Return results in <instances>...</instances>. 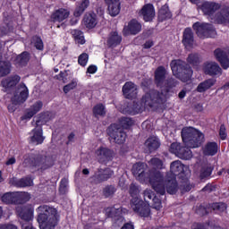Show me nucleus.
Returning <instances> with one entry per match:
<instances>
[{"instance_id": "nucleus-21", "label": "nucleus", "mask_w": 229, "mask_h": 229, "mask_svg": "<svg viewBox=\"0 0 229 229\" xmlns=\"http://www.w3.org/2000/svg\"><path fill=\"white\" fill-rule=\"evenodd\" d=\"M107 4V11L111 17H117L121 12V2L119 0H105Z\"/></svg>"}, {"instance_id": "nucleus-10", "label": "nucleus", "mask_w": 229, "mask_h": 229, "mask_svg": "<svg viewBox=\"0 0 229 229\" xmlns=\"http://www.w3.org/2000/svg\"><path fill=\"white\" fill-rule=\"evenodd\" d=\"M132 174L135 176V178L139 181V182H146L147 180H148V183H149V174H151V173H155L157 172V170H152L149 171L148 174H146L145 171H146V165L144 163H136L132 165Z\"/></svg>"}, {"instance_id": "nucleus-17", "label": "nucleus", "mask_w": 229, "mask_h": 229, "mask_svg": "<svg viewBox=\"0 0 229 229\" xmlns=\"http://www.w3.org/2000/svg\"><path fill=\"white\" fill-rule=\"evenodd\" d=\"M213 22L216 24H229V7L221 5V8L215 14Z\"/></svg>"}, {"instance_id": "nucleus-47", "label": "nucleus", "mask_w": 229, "mask_h": 229, "mask_svg": "<svg viewBox=\"0 0 229 229\" xmlns=\"http://www.w3.org/2000/svg\"><path fill=\"white\" fill-rule=\"evenodd\" d=\"M31 44L34 46V47H36V49H38L39 51L44 49V42H42V39L37 36L32 38Z\"/></svg>"}, {"instance_id": "nucleus-20", "label": "nucleus", "mask_w": 229, "mask_h": 229, "mask_svg": "<svg viewBox=\"0 0 229 229\" xmlns=\"http://www.w3.org/2000/svg\"><path fill=\"white\" fill-rule=\"evenodd\" d=\"M42 106H44L42 101H37L34 103L29 109H27L24 115L21 116V121H30L33 115H36V114H38V112L42 110Z\"/></svg>"}, {"instance_id": "nucleus-46", "label": "nucleus", "mask_w": 229, "mask_h": 229, "mask_svg": "<svg viewBox=\"0 0 229 229\" xmlns=\"http://www.w3.org/2000/svg\"><path fill=\"white\" fill-rule=\"evenodd\" d=\"M116 191H117V189H115V186L108 185L104 188L103 194H104L105 198H110L111 196L115 194Z\"/></svg>"}, {"instance_id": "nucleus-40", "label": "nucleus", "mask_w": 229, "mask_h": 229, "mask_svg": "<svg viewBox=\"0 0 229 229\" xmlns=\"http://www.w3.org/2000/svg\"><path fill=\"white\" fill-rule=\"evenodd\" d=\"M71 33L75 42H77V44H81V45L85 44V38L83 37V32L78 30H73L71 31Z\"/></svg>"}, {"instance_id": "nucleus-48", "label": "nucleus", "mask_w": 229, "mask_h": 229, "mask_svg": "<svg viewBox=\"0 0 229 229\" xmlns=\"http://www.w3.org/2000/svg\"><path fill=\"white\" fill-rule=\"evenodd\" d=\"M93 114L94 115H106V111L105 110V106L103 104H98L93 108Z\"/></svg>"}, {"instance_id": "nucleus-3", "label": "nucleus", "mask_w": 229, "mask_h": 229, "mask_svg": "<svg viewBox=\"0 0 229 229\" xmlns=\"http://www.w3.org/2000/svg\"><path fill=\"white\" fill-rule=\"evenodd\" d=\"M37 212L40 229H55L56 225H58L56 208L43 205L37 208Z\"/></svg>"}, {"instance_id": "nucleus-19", "label": "nucleus", "mask_w": 229, "mask_h": 229, "mask_svg": "<svg viewBox=\"0 0 229 229\" xmlns=\"http://www.w3.org/2000/svg\"><path fill=\"white\" fill-rule=\"evenodd\" d=\"M19 216L21 221V229H23L24 225H32L30 221L33 219V208L23 207L21 208Z\"/></svg>"}, {"instance_id": "nucleus-12", "label": "nucleus", "mask_w": 229, "mask_h": 229, "mask_svg": "<svg viewBox=\"0 0 229 229\" xmlns=\"http://www.w3.org/2000/svg\"><path fill=\"white\" fill-rule=\"evenodd\" d=\"M202 71L207 76H221L223 69L214 61H207L202 64Z\"/></svg>"}, {"instance_id": "nucleus-1", "label": "nucleus", "mask_w": 229, "mask_h": 229, "mask_svg": "<svg viewBox=\"0 0 229 229\" xmlns=\"http://www.w3.org/2000/svg\"><path fill=\"white\" fill-rule=\"evenodd\" d=\"M149 184L152 189L164 196L165 190L168 194H176L178 192V182L176 177L167 175L166 180L164 179V174L160 171L151 172L149 174Z\"/></svg>"}, {"instance_id": "nucleus-27", "label": "nucleus", "mask_w": 229, "mask_h": 229, "mask_svg": "<svg viewBox=\"0 0 229 229\" xmlns=\"http://www.w3.org/2000/svg\"><path fill=\"white\" fill-rule=\"evenodd\" d=\"M9 183L14 185V187H31V185H33V181L30 177L21 179L12 178L9 181Z\"/></svg>"}, {"instance_id": "nucleus-50", "label": "nucleus", "mask_w": 229, "mask_h": 229, "mask_svg": "<svg viewBox=\"0 0 229 229\" xmlns=\"http://www.w3.org/2000/svg\"><path fill=\"white\" fill-rule=\"evenodd\" d=\"M120 124L125 130H128V128H130V126H133V120H131V118L123 117L120 120Z\"/></svg>"}, {"instance_id": "nucleus-57", "label": "nucleus", "mask_w": 229, "mask_h": 229, "mask_svg": "<svg viewBox=\"0 0 229 229\" xmlns=\"http://www.w3.org/2000/svg\"><path fill=\"white\" fill-rule=\"evenodd\" d=\"M152 201L154 203L153 207L156 208V210H160L162 208V202L158 199V198H154Z\"/></svg>"}, {"instance_id": "nucleus-13", "label": "nucleus", "mask_w": 229, "mask_h": 229, "mask_svg": "<svg viewBox=\"0 0 229 229\" xmlns=\"http://www.w3.org/2000/svg\"><path fill=\"white\" fill-rule=\"evenodd\" d=\"M42 123L40 120L35 122V128L30 132V143L38 146L44 142V136L42 135Z\"/></svg>"}, {"instance_id": "nucleus-8", "label": "nucleus", "mask_w": 229, "mask_h": 229, "mask_svg": "<svg viewBox=\"0 0 229 229\" xmlns=\"http://www.w3.org/2000/svg\"><path fill=\"white\" fill-rule=\"evenodd\" d=\"M194 31L199 38H212L216 37V29L210 23L197 21L192 25Z\"/></svg>"}, {"instance_id": "nucleus-29", "label": "nucleus", "mask_w": 229, "mask_h": 229, "mask_svg": "<svg viewBox=\"0 0 229 229\" xmlns=\"http://www.w3.org/2000/svg\"><path fill=\"white\" fill-rule=\"evenodd\" d=\"M183 172V165L180 161H174L170 165V174L167 176H174L176 178L177 174Z\"/></svg>"}, {"instance_id": "nucleus-6", "label": "nucleus", "mask_w": 229, "mask_h": 229, "mask_svg": "<svg viewBox=\"0 0 229 229\" xmlns=\"http://www.w3.org/2000/svg\"><path fill=\"white\" fill-rule=\"evenodd\" d=\"M182 139L188 148H199L205 139V135L193 127H184L182 130Z\"/></svg>"}, {"instance_id": "nucleus-45", "label": "nucleus", "mask_w": 229, "mask_h": 229, "mask_svg": "<svg viewBox=\"0 0 229 229\" xmlns=\"http://www.w3.org/2000/svg\"><path fill=\"white\" fill-rule=\"evenodd\" d=\"M212 174V166L210 165H205L200 170V178H208Z\"/></svg>"}, {"instance_id": "nucleus-18", "label": "nucleus", "mask_w": 229, "mask_h": 229, "mask_svg": "<svg viewBox=\"0 0 229 229\" xmlns=\"http://www.w3.org/2000/svg\"><path fill=\"white\" fill-rule=\"evenodd\" d=\"M142 31V24L133 19L123 28V35H137Z\"/></svg>"}, {"instance_id": "nucleus-35", "label": "nucleus", "mask_w": 229, "mask_h": 229, "mask_svg": "<svg viewBox=\"0 0 229 229\" xmlns=\"http://www.w3.org/2000/svg\"><path fill=\"white\" fill-rule=\"evenodd\" d=\"M3 203L10 205L11 203H17L19 201V193L18 192H9L5 193L2 197Z\"/></svg>"}, {"instance_id": "nucleus-36", "label": "nucleus", "mask_w": 229, "mask_h": 229, "mask_svg": "<svg viewBox=\"0 0 229 229\" xmlns=\"http://www.w3.org/2000/svg\"><path fill=\"white\" fill-rule=\"evenodd\" d=\"M90 4V0H82L75 9L73 15L74 17H81L85 12L86 9L89 8Z\"/></svg>"}, {"instance_id": "nucleus-11", "label": "nucleus", "mask_w": 229, "mask_h": 229, "mask_svg": "<svg viewBox=\"0 0 229 229\" xmlns=\"http://www.w3.org/2000/svg\"><path fill=\"white\" fill-rule=\"evenodd\" d=\"M200 10L204 15L208 16L211 21H214L216 13L221 10V4L216 2H204L200 5Z\"/></svg>"}, {"instance_id": "nucleus-53", "label": "nucleus", "mask_w": 229, "mask_h": 229, "mask_svg": "<svg viewBox=\"0 0 229 229\" xmlns=\"http://www.w3.org/2000/svg\"><path fill=\"white\" fill-rule=\"evenodd\" d=\"M211 208H213V210H216L217 212H225V210H226V204L223 202L213 203L211 205Z\"/></svg>"}, {"instance_id": "nucleus-5", "label": "nucleus", "mask_w": 229, "mask_h": 229, "mask_svg": "<svg viewBox=\"0 0 229 229\" xmlns=\"http://www.w3.org/2000/svg\"><path fill=\"white\" fill-rule=\"evenodd\" d=\"M129 194L133 198L131 204L132 210L141 217H148L150 214L149 205L144 204V201L137 198V196L140 194V188L139 185L131 183L129 188Z\"/></svg>"}, {"instance_id": "nucleus-44", "label": "nucleus", "mask_w": 229, "mask_h": 229, "mask_svg": "<svg viewBox=\"0 0 229 229\" xmlns=\"http://www.w3.org/2000/svg\"><path fill=\"white\" fill-rule=\"evenodd\" d=\"M187 62L190 65H199V55L198 54H190L187 57Z\"/></svg>"}, {"instance_id": "nucleus-51", "label": "nucleus", "mask_w": 229, "mask_h": 229, "mask_svg": "<svg viewBox=\"0 0 229 229\" xmlns=\"http://www.w3.org/2000/svg\"><path fill=\"white\" fill-rule=\"evenodd\" d=\"M106 213L108 216V217H117V216L121 214V209L115 208H106Z\"/></svg>"}, {"instance_id": "nucleus-32", "label": "nucleus", "mask_w": 229, "mask_h": 229, "mask_svg": "<svg viewBox=\"0 0 229 229\" xmlns=\"http://www.w3.org/2000/svg\"><path fill=\"white\" fill-rule=\"evenodd\" d=\"M145 146L150 153L157 151L160 148V140L157 137H150L146 140Z\"/></svg>"}, {"instance_id": "nucleus-37", "label": "nucleus", "mask_w": 229, "mask_h": 229, "mask_svg": "<svg viewBox=\"0 0 229 229\" xmlns=\"http://www.w3.org/2000/svg\"><path fill=\"white\" fill-rule=\"evenodd\" d=\"M173 15L171 14V11H169V7L167 5H163L158 12V21L164 22V21H167V19H171Z\"/></svg>"}, {"instance_id": "nucleus-43", "label": "nucleus", "mask_w": 229, "mask_h": 229, "mask_svg": "<svg viewBox=\"0 0 229 229\" xmlns=\"http://www.w3.org/2000/svg\"><path fill=\"white\" fill-rule=\"evenodd\" d=\"M181 148H182V144L178 142H174L170 146L171 153H174V155H176V157H184L183 154L179 152Z\"/></svg>"}, {"instance_id": "nucleus-16", "label": "nucleus", "mask_w": 229, "mask_h": 229, "mask_svg": "<svg viewBox=\"0 0 229 229\" xmlns=\"http://www.w3.org/2000/svg\"><path fill=\"white\" fill-rule=\"evenodd\" d=\"M214 55L223 69L226 70L229 68V49L216 48L214 51Z\"/></svg>"}, {"instance_id": "nucleus-42", "label": "nucleus", "mask_w": 229, "mask_h": 229, "mask_svg": "<svg viewBox=\"0 0 229 229\" xmlns=\"http://www.w3.org/2000/svg\"><path fill=\"white\" fill-rule=\"evenodd\" d=\"M148 165H150L152 169H164V162H162L158 157L151 158L148 161Z\"/></svg>"}, {"instance_id": "nucleus-24", "label": "nucleus", "mask_w": 229, "mask_h": 229, "mask_svg": "<svg viewBox=\"0 0 229 229\" xmlns=\"http://www.w3.org/2000/svg\"><path fill=\"white\" fill-rule=\"evenodd\" d=\"M114 176V171L110 168L98 169V174H95V180L97 183H101V182H106L109 178Z\"/></svg>"}, {"instance_id": "nucleus-60", "label": "nucleus", "mask_w": 229, "mask_h": 229, "mask_svg": "<svg viewBox=\"0 0 229 229\" xmlns=\"http://www.w3.org/2000/svg\"><path fill=\"white\" fill-rule=\"evenodd\" d=\"M192 189V185L186 183L182 186H181V192L183 194V192H189Z\"/></svg>"}, {"instance_id": "nucleus-7", "label": "nucleus", "mask_w": 229, "mask_h": 229, "mask_svg": "<svg viewBox=\"0 0 229 229\" xmlns=\"http://www.w3.org/2000/svg\"><path fill=\"white\" fill-rule=\"evenodd\" d=\"M170 66L175 78H178V80H181V81H183L184 83H186V81H191L193 72L192 68H191L187 63L182 60H173Z\"/></svg>"}, {"instance_id": "nucleus-34", "label": "nucleus", "mask_w": 229, "mask_h": 229, "mask_svg": "<svg viewBox=\"0 0 229 229\" xmlns=\"http://www.w3.org/2000/svg\"><path fill=\"white\" fill-rule=\"evenodd\" d=\"M214 85H216V80L208 79L198 85L197 92H207V90H208V89H212Z\"/></svg>"}, {"instance_id": "nucleus-26", "label": "nucleus", "mask_w": 229, "mask_h": 229, "mask_svg": "<svg viewBox=\"0 0 229 229\" xmlns=\"http://www.w3.org/2000/svg\"><path fill=\"white\" fill-rule=\"evenodd\" d=\"M166 74L167 72L165 71V68H164L163 66L157 67V69L155 72V81L157 87H164V82L165 81Z\"/></svg>"}, {"instance_id": "nucleus-31", "label": "nucleus", "mask_w": 229, "mask_h": 229, "mask_svg": "<svg viewBox=\"0 0 229 229\" xmlns=\"http://www.w3.org/2000/svg\"><path fill=\"white\" fill-rule=\"evenodd\" d=\"M123 40V37L119 35L118 31H113L109 34V38L107 39V44L110 47H115V46H119Z\"/></svg>"}, {"instance_id": "nucleus-58", "label": "nucleus", "mask_w": 229, "mask_h": 229, "mask_svg": "<svg viewBox=\"0 0 229 229\" xmlns=\"http://www.w3.org/2000/svg\"><path fill=\"white\" fill-rule=\"evenodd\" d=\"M68 181L67 179H62L59 191L60 192H65V189H67Z\"/></svg>"}, {"instance_id": "nucleus-41", "label": "nucleus", "mask_w": 229, "mask_h": 229, "mask_svg": "<svg viewBox=\"0 0 229 229\" xmlns=\"http://www.w3.org/2000/svg\"><path fill=\"white\" fill-rule=\"evenodd\" d=\"M178 153H182L183 157H178V158H182V160H191L192 158V151H191V148L189 147H181V149Z\"/></svg>"}, {"instance_id": "nucleus-54", "label": "nucleus", "mask_w": 229, "mask_h": 229, "mask_svg": "<svg viewBox=\"0 0 229 229\" xmlns=\"http://www.w3.org/2000/svg\"><path fill=\"white\" fill-rule=\"evenodd\" d=\"M78 62L80 65H81L82 67H85V65H87V62H89V55L85 53L81 54L79 56Z\"/></svg>"}, {"instance_id": "nucleus-22", "label": "nucleus", "mask_w": 229, "mask_h": 229, "mask_svg": "<svg viewBox=\"0 0 229 229\" xmlns=\"http://www.w3.org/2000/svg\"><path fill=\"white\" fill-rule=\"evenodd\" d=\"M182 42L186 48L192 47V46H194V32H192V29L186 28L183 30Z\"/></svg>"}, {"instance_id": "nucleus-59", "label": "nucleus", "mask_w": 229, "mask_h": 229, "mask_svg": "<svg viewBox=\"0 0 229 229\" xmlns=\"http://www.w3.org/2000/svg\"><path fill=\"white\" fill-rule=\"evenodd\" d=\"M219 135L222 140H225V139H226V127H225V125L220 126Z\"/></svg>"}, {"instance_id": "nucleus-25", "label": "nucleus", "mask_w": 229, "mask_h": 229, "mask_svg": "<svg viewBox=\"0 0 229 229\" xmlns=\"http://www.w3.org/2000/svg\"><path fill=\"white\" fill-rule=\"evenodd\" d=\"M123 92L127 99H131L137 96V86L133 82H126L123 87Z\"/></svg>"}, {"instance_id": "nucleus-14", "label": "nucleus", "mask_w": 229, "mask_h": 229, "mask_svg": "<svg viewBox=\"0 0 229 229\" xmlns=\"http://www.w3.org/2000/svg\"><path fill=\"white\" fill-rule=\"evenodd\" d=\"M29 91L28 88L24 84H20L15 90L13 97L12 98V102L14 105H19L24 103L28 99Z\"/></svg>"}, {"instance_id": "nucleus-4", "label": "nucleus", "mask_w": 229, "mask_h": 229, "mask_svg": "<svg viewBox=\"0 0 229 229\" xmlns=\"http://www.w3.org/2000/svg\"><path fill=\"white\" fill-rule=\"evenodd\" d=\"M24 164H27L34 171H46L55 165V160L50 156L30 154L25 156Z\"/></svg>"}, {"instance_id": "nucleus-38", "label": "nucleus", "mask_w": 229, "mask_h": 229, "mask_svg": "<svg viewBox=\"0 0 229 229\" xmlns=\"http://www.w3.org/2000/svg\"><path fill=\"white\" fill-rule=\"evenodd\" d=\"M30 62V54L28 52H23L21 55H18L15 60L14 64L17 67H22L26 65Z\"/></svg>"}, {"instance_id": "nucleus-55", "label": "nucleus", "mask_w": 229, "mask_h": 229, "mask_svg": "<svg viewBox=\"0 0 229 229\" xmlns=\"http://www.w3.org/2000/svg\"><path fill=\"white\" fill-rule=\"evenodd\" d=\"M55 80L63 81V83H67V71L60 72L58 75L55 76Z\"/></svg>"}, {"instance_id": "nucleus-39", "label": "nucleus", "mask_w": 229, "mask_h": 229, "mask_svg": "<svg viewBox=\"0 0 229 229\" xmlns=\"http://www.w3.org/2000/svg\"><path fill=\"white\" fill-rule=\"evenodd\" d=\"M217 153V143L209 142L204 148V155L214 157Z\"/></svg>"}, {"instance_id": "nucleus-33", "label": "nucleus", "mask_w": 229, "mask_h": 229, "mask_svg": "<svg viewBox=\"0 0 229 229\" xmlns=\"http://www.w3.org/2000/svg\"><path fill=\"white\" fill-rule=\"evenodd\" d=\"M19 81H21V76L14 75L13 77L3 80L1 85L4 87V89H10L12 87H15Z\"/></svg>"}, {"instance_id": "nucleus-30", "label": "nucleus", "mask_w": 229, "mask_h": 229, "mask_svg": "<svg viewBox=\"0 0 229 229\" xmlns=\"http://www.w3.org/2000/svg\"><path fill=\"white\" fill-rule=\"evenodd\" d=\"M83 24L89 30H92V28H96V25L98 24L96 14L95 13L85 14L83 18Z\"/></svg>"}, {"instance_id": "nucleus-15", "label": "nucleus", "mask_w": 229, "mask_h": 229, "mask_svg": "<svg viewBox=\"0 0 229 229\" xmlns=\"http://www.w3.org/2000/svg\"><path fill=\"white\" fill-rule=\"evenodd\" d=\"M139 17H142L145 22H151L155 19V6L151 4H144L140 10L138 11Z\"/></svg>"}, {"instance_id": "nucleus-28", "label": "nucleus", "mask_w": 229, "mask_h": 229, "mask_svg": "<svg viewBox=\"0 0 229 229\" xmlns=\"http://www.w3.org/2000/svg\"><path fill=\"white\" fill-rule=\"evenodd\" d=\"M69 15V11L65 9H59L52 14V21L54 22H62V21H65Z\"/></svg>"}, {"instance_id": "nucleus-61", "label": "nucleus", "mask_w": 229, "mask_h": 229, "mask_svg": "<svg viewBox=\"0 0 229 229\" xmlns=\"http://www.w3.org/2000/svg\"><path fill=\"white\" fill-rule=\"evenodd\" d=\"M87 72H88L89 74H96V72H98V66H96V65H89V66L88 67Z\"/></svg>"}, {"instance_id": "nucleus-52", "label": "nucleus", "mask_w": 229, "mask_h": 229, "mask_svg": "<svg viewBox=\"0 0 229 229\" xmlns=\"http://www.w3.org/2000/svg\"><path fill=\"white\" fill-rule=\"evenodd\" d=\"M143 198H144L146 203H149V201H151V199L153 201V199L157 198V197H155V193H153V191L151 190L147 189L143 191Z\"/></svg>"}, {"instance_id": "nucleus-63", "label": "nucleus", "mask_w": 229, "mask_h": 229, "mask_svg": "<svg viewBox=\"0 0 229 229\" xmlns=\"http://www.w3.org/2000/svg\"><path fill=\"white\" fill-rule=\"evenodd\" d=\"M16 159L15 157H10L7 161H6V165H13V164H15Z\"/></svg>"}, {"instance_id": "nucleus-64", "label": "nucleus", "mask_w": 229, "mask_h": 229, "mask_svg": "<svg viewBox=\"0 0 229 229\" xmlns=\"http://www.w3.org/2000/svg\"><path fill=\"white\" fill-rule=\"evenodd\" d=\"M122 229H133V225L127 223L122 227Z\"/></svg>"}, {"instance_id": "nucleus-56", "label": "nucleus", "mask_w": 229, "mask_h": 229, "mask_svg": "<svg viewBox=\"0 0 229 229\" xmlns=\"http://www.w3.org/2000/svg\"><path fill=\"white\" fill-rule=\"evenodd\" d=\"M196 213L199 214V216H207V214H208V211L207 210L206 207L199 206L196 210Z\"/></svg>"}, {"instance_id": "nucleus-9", "label": "nucleus", "mask_w": 229, "mask_h": 229, "mask_svg": "<svg viewBox=\"0 0 229 229\" xmlns=\"http://www.w3.org/2000/svg\"><path fill=\"white\" fill-rule=\"evenodd\" d=\"M107 133L111 140L116 144H124V141L126 140V132L123 131V128L118 124H111L107 129Z\"/></svg>"}, {"instance_id": "nucleus-2", "label": "nucleus", "mask_w": 229, "mask_h": 229, "mask_svg": "<svg viewBox=\"0 0 229 229\" xmlns=\"http://www.w3.org/2000/svg\"><path fill=\"white\" fill-rule=\"evenodd\" d=\"M178 85V81L173 78L167 79L164 81L163 87H165L166 90L161 93L151 89L147 92L141 98V105H144V108L146 106H149V108L155 106V105H160L162 103H165L167 100V92H169V89H173V87H176Z\"/></svg>"}, {"instance_id": "nucleus-49", "label": "nucleus", "mask_w": 229, "mask_h": 229, "mask_svg": "<svg viewBox=\"0 0 229 229\" xmlns=\"http://www.w3.org/2000/svg\"><path fill=\"white\" fill-rule=\"evenodd\" d=\"M76 87H78V80L73 79L69 84L64 87V94H68V92H71V90H74Z\"/></svg>"}, {"instance_id": "nucleus-62", "label": "nucleus", "mask_w": 229, "mask_h": 229, "mask_svg": "<svg viewBox=\"0 0 229 229\" xmlns=\"http://www.w3.org/2000/svg\"><path fill=\"white\" fill-rule=\"evenodd\" d=\"M0 229H17V226L13 225H0Z\"/></svg>"}, {"instance_id": "nucleus-23", "label": "nucleus", "mask_w": 229, "mask_h": 229, "mask_svg": "<svg viewBox=\"0 0 229 229\" xmlns=\"http://www.w3.org/2000/svg\"><path fill=\"white\" fill-rule=\"evenodd\" d=\"M96 157L99 162H106L114 157V151L106 148L100 147L96 151Z\"/></svg>"}]
</instances>
